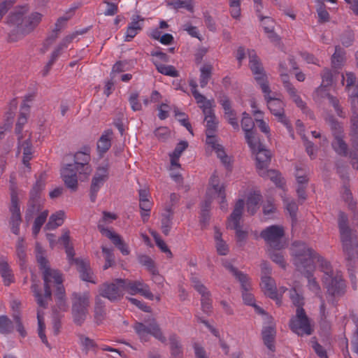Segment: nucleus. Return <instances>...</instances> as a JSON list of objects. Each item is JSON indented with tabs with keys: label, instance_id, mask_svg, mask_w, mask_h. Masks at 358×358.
I'll use <instances>...</instances> for the list:
<instances>
[{
	"label": "nucleus",
	"instance_id": "obj_37",
	"mask_svg": "<svg viewBox=\"0 0 358 358\" xmlns=\"http://www.w3.org/2000/svg\"><path fill=\"white\" fill-rule=\"evenodd\" d=\"M321 303L320 305V320L323 322H328V319L330 316L331 309L335 306L333 301L328 300L325 301L323 298H320Z\"/></svg>",
	"mask_w": 358,
	"mask_h": 358
},
{
	"label": "nucleus",
	"instance_id": "obj_46",
	"mask_svg": "<svg viewBox=\"0 0 358 358\" xmlns=\"http://www.w3.org/2000/svg\"><path fill=\"white\" fill-rule=\"evenodd\" d=\"M345 52L340 46L335 47V52L331 57V64L334 68H341L345 62Z\"/></svg>",
	"mask_w": 358,
	"mask_h": 358
},
{
	"label": "nucleus",
	"instance_id": "obj_16",
	"mask_svg": "<svg viewBox=\"0 0 358 358\" xmlns=\"http://www.w3.org/2000/svg\"><path fill=\"white\" fill-rule=\"evenodd\" d=\"M108 176L109 165L108 162H105L96 168L90 186V197L92 202L96 201L98 192L108 179Z\"/></svg>",
	"mask_w": 358,
	"mask_h": 358
},
{
	"label": "nucleus",
	"instance_id": "obj_9",
	"mask_svg": "<svg viewBox=\"0 0 358 358\" xmlns=\"http://www.w3.org/2000/svg\"><path fill=\"white\" fill-rule=\"evenodd\" d=\"M60 243L64 246L67 257L70 264H75L77 270L80 273L83 280L96 283L94 273L91 271L89 263L83 259L74 258V250L70 245L69 231H65L59 238Z\"/></svg>",
	"mask_w": 358,
	"mask_h": 358
},
{
	"label": "nucleus",
	"instance_id": "obj_6",
	"mask_svg": "<svg viewBox=\"0 0 358 358\" xmlns=\"http://www.w3.org/2000/svg\"><path fill=\"white\" fill-rule=\"evenodd\" d=\"M215 198L220 199V208L227 210L228 204L226 200L225 187L220 185L219 178L213 174L209 180V187L206 191V198L201 206L200 223L202 227H206L210 220V208L213 200Z\"/></svg>",
	"mask_w": 358,
	"mask_h": 358
},
{
	"label": "nucleus",
	"instance_id": "obj_45",
	"mask_svg": "<svg viewBox=\"0 0 358 358\" xmlns=\"http://www.w3.org/2000/svg\"><path fill=\"white\" fill-rule=\"evenodd\" d=\"M28 113L29 106L24 103L21 106L20 114L15 125V132L17 134H20L22 132L24 125L27 123Z\"/></svg>",
	"mask_w": 358,
	"mask_h": 358
},
{
	"label": "nucleus",
	"instance_id": "obj_11",
	"mask_svg": "<svg viewBox=\"0 0 358 358\" xmlns=\"http://www.w3.org/2000/svg\"><path fill=\"white\" fill-rule=\"evenodd\" d=\"M134 329L141 342L148 341L150 336H152L161 343H166V337L155 320L150 322L148 326L142 322H136Z\"/></svg>",
	"mask_w": 358,
	"mask_h": 358
},
{
	"label": "nucleus",
	"instance_id": "obj_56",
	"mask_svg": "<svg viewBox=\"0 0 358 358\" xmlns=\"http://www.w3.org/2000/svg\"><path fill=\"white\" fill-rule=\"evenodd\" d=\"M263 178H268L273 181L277 186H282L281 175L275 170L264 169V176H261Z\"/></svg>",
	"mask_w": 358,
	"mask_h": 358
},
{
	"label": "nucleus",
	"instance_id": "obj_10",
	"mask_svg": "<svg viewBox=\"0 0 358 358\" xmlns=\"http://www.w3.org/2000/svg\"><path fill=\"white\" fill-rule=\"evenodd\" d=\"M72 315L75 323L81 325L88 315V308L90 303L89 292L73 293L72 295Z\"/></svg>",
	"mask_w": 358,
	"mask_h": 358
},
{
	"label": "nucleus",
	"instance_id": "obj_51",
	"mask_svg": "<svg viewBox=\"0 0 358 358\" xmlns=\"http://www.w3.org/2000/svg\"><path fill=\"white\" fill-rule=\"evenodd\" d=\"M269 256L273 262L279 265L281 268H285L287 264L284 255L280 250L272 248L269 250Z\"/></svg>",
	"mask_w": 358,
	"mask_h": 358
},
{
	"label": "nucleus",
	"instance_id": "obj_50",
	"mask_svg": "<svg viewBox=\"0 0 358 358\" xmlns=\"http://www.w3.org/2000/svg\"><path fill=\"white\" fill-rule=\"evenodd\" d=\"M48 216V210H45L42 211L35 219L32 231L33 234L36 236L37 234L39 233L41 227L45 223L47 217Z\"/></svg>",
	"mask_w": 358,
	"mask_h": 358
},
{
	"label": "nucleus",
	"instance_id": "obj_17",
	"mask_svg": "<svg viewBox=\"0 0 358 358\" xmlns=\"http://www.w3.org/2000/svg\"><path fill=\"white\" fill-rule=\"evenodd\" d=\"M124 288V292H127L131 295L141 294L145 298L152 300L154 295L150 289L148 285L143 280H131L129 279H122L119 280Z\"/></svg>",
	"mask_w": 358,
	"mask_h": 358
},
{
	"label": "nucleus",
	"instance_id": "obj_43",
	"mask_svg": "<svg viewBox=\"0 0 358 358\" xmlns=\"http://www.w3.org/2000/svg\"><path fill=\"white\" fill-rule=\"evenodd\" d=\"M213 72V66L209 64L203 65L200 69L199 83L201 87H205L208 83Z\"/></svg>",
	"mask_w": 358,
	"mask_h": 358
},
{
	"label": "nucleus",
	"instance_id": "obj_14",
	"mask_svg": "<svg viewBox=\"0 0 358 358\" xmlns=\"http://www.w3.org/2000/svg\"><path fill=\"white\" fill-rule=\"evenodd\" d=\"M289 327L298 336L312 334L310 321L303 308H296V315L290 320Z\"/></svg>",
	"mask_w": 358,
	"mask_h": 358
},
{
	"label": "nucleus",
	"instance_id": "obj_7",
	"mask_svg": "<svg viewBox=\"0 0 358 358\" xmlns=\"http://www.w3.org/2000/svg\"><path fill=\"white\" fill-rule=\"evenodd\" d=\"M43 14L39 12H32L27 16L20 13H11L8 17V23L16 26V30L12 31L8 35L11 42L17 41L26 34L31 33L41 23Z\"/></svg>",
	"mask_w": 358,
	"mask_h": 358
},
{
	"label": "nucleus",
	"instance_id": "obj_19",
	"mask_svg": "<svg viewBox=\"0 0 358 358\" xmlns=\"http://www.w3.org/2000/svg\"><path fill=\"white\" fill-rule=\"evenodd\" d=\"M190 281L192 287L199 292L201 295V309L203 313L210 314L212 311L213 300L211 299V294L208 288L200 281L199 278L195 275H192Z\"/></svg>",
	"mask_w": 358,
	"mask_h": 358
},
{
	"label": "nucleus",
	"instance_id": "obj_18",
	"mask_svg": "<svg viewBox=\"0 0 358 358\" xmlns=\"http://www.w3.org/2000/svg\"><path fill=\"white\" fill-rule=\"evenodd\" d=\"M252 152L256 155L257 169L259 176H264V169H266L271 161V153L257 138L254 141L253 146L249 145Z\"/></svg>",
	"mask_w": 358,
	"mask_h": 358
},
{
	"label": "nucleus",
	"instance_id": "obj_23",
	"mask_svg": "<svg viewBox=\"0 0 358 358\" xmlns=\"http://www.w3.org/2000/svg\"><path fill=\"white\" fill-rule=\"evenodd\" d=\"M99 231L103 235L111 240L123 255H128L129 254L128 245L122 241L120 236L114 233L110 229L105 228L101 224H99Z\"/></svg>",
	"mask_w": 358,
	"mask_h": 358
},
{
	"label": "nucleus",
	"instance_id": "obj_30",
	"mask_svg": "<svg viewBox=\"0 0 358 358\" xmlns=\"http://www.w3.org/2000/svg\"><path fill=\"white\" fill-rule=\"evenodd\" d=\"M173 217V211L171 206H167L162 213L161 228L162 233L169 235L172 227V220Z\"/></svg>",
	"mask_w": 358,
	"mask_h": 358
},
{
	"label": "nucleus",
	"instance_id": "obj_61",
	"mask_svg": "<svg viewBox=\"0 0 358 358\" xmlns=\"http://www.w3.org/2000/svg\"><path fill=\"white\" fill-rule=\"evenodd\" d=\"M69 20V17L63 16L58 18L57 20L55 28L52 30V37L53 38H56L59 34V33L61 31V30L66 25L67 21Z\"/></svg>",
	"mask_w": 358,
	"mask_h": 358
},
{
	"label": "nucleus",
	"instance_id": "obj_21",
	"mask_svg": "<svg viewBox=\"0 0 358 358\" xmlns=\"http://www.w3.org/2000/svg\"><path fill=\"white\" fill-rule=\"evenodd\" d=\"M119 280L122 279L117 278L110 283L103 284L99 289L100 295L112 301L120 299L124 294V288Z\"/></svg>",
	"mask_w": 358,
	"mask_h": 358
},
{
	"label": "nucleus",
	"instance_id": "obj_35",
	"mask_svg": "<svg viewBox=\"0 0 358 358\" xmlns=\"http://www.w3.org/2000/svg\"><path fill=\"white\" fill-rule=\"evenodd\" d=\"M275 330L272 327H266L262 330V338L265 345L271 351L275 349L274 338Z\"/></svg>",
	"mask_w": 358,
	"mask_h": 358
},
{
	"label": "nucleus",
	"instance_id": "obj_54",
	"mask_svg": "<svg viewBox=\"0 0 358 358\" xmlns=\"http://www.w3.org/2000/svg\"><path fill=\"white\" fill-rule=\"evenodd\" d=\"M189 86L191 87L192 94L195 99L196 103L200 105L201 103H205L206 101H209L210 99H207L206 96L200 94L197 90V83L194 80H191L189 81Z\"/></svg>",
	"mask_w": 358,
	"mask_h": 358
},
{
	"label": "nucleus",
	"instance_id": "obj_38",
	"mask_svg": "<svg viewBox=\"0 0 358 358\" xmlns=\"http://www.w3.org/2000/svg\"><path fill=\"white\" fill-rule=\"evenodd\" d=\"M43 200L41 198H32L30 196L26 214L27 218H31L32 215L41 210L43 206Z\"/></svg>",
	"mask_w": 358,
	"mask_h": 358
},
{
	"label": "nucleus",
	"instance_id": "obj_15",
	"mask_svg": "<svg viewBox=\"0 0 358 358\" xmlns=\"http://www.w3.org/2000/svg\"><path fill=\"white\" fill-rule=\"evenodd\" d=\"M285 235L284 228L278 225H271L261 231L260 236L273 249L283 248L281 239Z\"/></svg>",
	"mask_w": 358,
	"mask_h": 358
},
{
	"label": "nucleus",
	"instance_id": "obj_26",
	"mask_svg": "<svg viewBox=\"0 0 358 358\" xmlns=\"http://www.w3.org/2000/svg\"><path fill=\"white\" fill-rule=\"evenodd\" d=\"M10 202V211L11 217L10 223L21 224L22 218L19 199L17 190L14 187L11 188Z\"/></svg>",
	"mask_w": 358,
	"mask_h": 358
},
{
	"label": "nucleus",
	"instance_id": "obj_42",
	"mask_svg": "<svg viewBox=\"0 0 358 358\" xmlns=\"http://www.w3.org/2000/svg\"><path fill=\"white\" fill-rule=\"evenodd\" d=\"M37 320H38V334L42 342L49 348V344L47 337L45 334V325L44 322L43 312L41 310H37Z\"/></svg>",
	"mask_w": 358,
	"mask_h": 358
},
{
	"label": "nucleus",
	"instance_id": "obj_32",
	"mask_svg": "<svg viewBox=\"0 0 358 358\" xmlns=\"http://www.w3.org/2000/svg\"><path fill=\"white\" fill-rule=\"evenodd\" d=\"M112 131L107 130L101 136L97 142V151L101 157L111 146Z\"/></svg>",
	"mask_w": 358,
	"mask_h": 358
},
{
	"label": "nucleus",
	"instance_id": "obj_20",
	"mask_svg": "<svg viewBox=\"0 0 358 358\" xmlns=\"http://www.w3.org/2000/svg\"><path fill=\"white\" fill-rule=\"evenodd\" d=\"M262 270L265 275L262 276L261 287L264 294L272 299L276 300L277 303H280V298L278 296V291L276 289L275 280L267 273H271V268L266 263L262 264Z\"/></svg>",
	"mask_w": 358,
	"mask_h": 358
},
{
	"label": "nucleus",
	"instance_id": "obj_4",
	"mask_svg": "<svg viewBox=\"0 0 358 358\" xmlns=\"http://www.w3.org/2000/svg\"><path fill=\"white\" fill-rule=\"evenodd\" d=\"M199 106L202 109L204 115V121L206 122V144L216 152L217 157L220 159L221 162L228 166L230 164V158L226 155L223 146L217 143V138L214 135L218 124V120L215 117L213 110L215 106L214 101L211 99Z\"/></svg>",
	"mask_w": 358,
	"mask_h": 358
},
{
	"label": "nucleus",
	"instance_id": "obj_36",
	"mask_svg": "<svg viewBox=\"0 0 358 358\" xmlns=\"http://www.w3.org/2000/svg\"><path fill=\"white\" fill-rule=\"evenodd\" d=\"M153 64L156 66V69L158 71V72L163 75L173 77V78L179 76V72L172 65H166V64H161L157 59H153Z\"/></svg>",
	"mask_w": 358,
	"mask_h": 358
},
{
	"label": "nucleus",
	"instance_id": "obj_55",
	"mask_svg": "<svg viewBox=\"0 0 358 358\" xmlns=\"http://www.w3.org/2000/svg\"><path fill=\"white\" fill-rule=\"evenodd\" d=\"M289 297L293 304L297 307V308H303L304 298L303 296L297 292L296 289L292 288L289 291Z\"/></svg>",
	"mask_w": 358,
	"mask_h": 358
},
{
	"label": "nucleus",
	"instance_id": "obj_5",
	"mask_svg": "<svg viewBox=\"0 0 358 358\" xmlns=\"http://www.w3.org/2000/svg\"><path fill=\"white\" fill-rule=\"evenodd\" d=\"M90 153L88 148L84 152L80 151L74 156V164H67L61 169V176L66 186L73 191L78 187V173L85 176L91 173Z\"/></svg>",
	"mask_w": 358,
	"mask_h": 358
},
{
	"label": "nucleus",
	"instance_id": "obj_58",
	"mask_svg": "<svg viewBox=\"0 0 358 358\" xmlns=\"http://www.w3.org/2000/svg\"><path fill=\"white\" fill-rule=\"evenodd\" d=\"M342 198L346 203H348L349 209L355 212L356 208V202L353 200L352 193L350 189L344 186L343 192H342Z\"/></svg>",
	"mask_w": 358,
	"mask_h": 358
},
{
	"label": "nucleus",
	"instance_id": "obj_22",
	"mask_svg": "<svg viewBox=\"0 0 358 358\" xmlns=\"http://www.w3.org/2000/svg\"><path fill=\"white\" fill-rule=\"evenodd\" d=\"M329 87L324 84H321L318 87L313 94V98L316 101H320L322 99L327 98L329 103L333 106L336 114L341 117H345V113L343 111L342 108L339 105V101L329 94Z\"/></svg>",
	"mask_w": 358,
	"mask_h": 358
},
{
	"label": "nucleus",
	"instance_id": "obj_44",
	"mask_svg": "<svg viewBox=\"0 0 358 358\" xmlns=\"http://www.w3.org/2000/svg\"><path fill=\"white\" fill-rule=\"evenodd\" d=\"M243 289V299L245 304L253 306L255 303V299L250 292V283L249 282L248 277H246L243 282H240Z\"/></svg>",
	"mask_w": 358,
	"mask_h": 358
},
{
	"label": "nucleus",
	"instance_id": "obj_25",
	"mask_svg": "<svg viewBox=\"0 0 358 358\" xmlns=\"http://www.w3.org/2000/svg\"><path fill=\"white\" fill-rule=\"evenodd\" d=\"M18 150L17 152L20 153L22 152L23 157L22 162L26 167L29 169H31L29 162L32 159L33 155V148L32 144L31 141L30 136L29 138L24 141H22L21 136L18 137Z\"/></svg>",
	"mask_w": 358,
	"mask_h": 358
},
{
	"label": "nucleus",
	"instance_id": "obj_33",
	"mask_svg": "<svg viewBox=\"0 0 358 358\" xmlns=\"http://www.w3.org/2000/svg\"><path fill=\"white\" fill-rule=\"evenodd\" d=\"M171 352L172 358H182V350L178 336L176 334H171L169 336Z\"/></svg>",
	"mask_w": 358,
	"mask_h": 358
},
{
	"label": "nucleus",
	"instance_id": "obj_24",
	"mask_svg": "<svg viewBox=\"0 0 358 358\" xmlns=\"http://www.w3.org/2000/svg\"><path fill=\"white\" fill-rule=\"evenodd\" d=\"M241 127L245 132V136L248 145L253 146L254 141L257 139L253 130L255 123L252 117L245 112L243 113Z\"/></svg>",
	"mask_w": 358,
	"mask_h": 358
},
{
	"label": "nucleus",
	"instance_id": "obj_48",
	"mask_svg": "<svg viewBox=\"0 0 358 358\" xmlns=\"http://www.w3.org/2000/svg\"><path fill=\"white\" fill-rule=\"evenodd\" d=\"M45 185V178L43 174H41L36 179V183L30 192V196L32 198H41V193Z\"/></svg>",
	"mask_w": 358,
	"mask_h": 358
},
{
	"label": "nucleus",
	"instance_id": "obj_63",
	"mask_svg": "<svg viewBox=\"0 0 358 358\" xmlns=\"http://www.w3.org/2000/svg\"><path fill=\"white\" fill-rule=\"evenodd\" d=\"M353 322L356 329L351 341L352 350L358 355V317H353Z\"/></svg>",
	"mask_w": 358,
	"mask_h": 358
},
{
	"label": "nucleus",
	"instance_id": "obj_49",
	"mask_svg": "<svg viewBox=\"0 0 358 358\" xmlns=\"http://www.w3.org/2000/svg\"><path fill=\"white\" fill-rule=\"evenodd\" d=\"M153 206V202L151 200H146L139 201V207L141 209V216L143 222L145 223L148 222L150 215V210Z\"/></svg>",
	"mask_w": 358,
	"mask_h": 358
},
{
	"label": "nucleus",
	"instance_id": "obj_27",
	"mask_svg": "<svg viewBox=\"0 0 358 358\" xmlns=\"http://www.w3.org/2000/svg\"><path fill=\"white\" fill-rule=\"evenodd\" d=\"M259 19L262 22L264 32L271 42H278L279 41L278 36L274 31L275 22L270 17H264L259 15Z\"/></svg>",
	"mask_w": 358,
	"mask_h": 358
},
{
	"label": "nucleus",
	"instance_id": "obj_47",
	"mask_svg": "<svg viewBox=\"0 0 358 358\" xmlns=\"http://www.w3.org/2000/svg\"><path fill=\"white\" fill-rule=\"evenodd\" d=\"M106 314L104 301L101 299L100 296L95 298L94 306V319L97 323L101 322Z\"/></svg>",
	"mask_w": 358,
	"mask_h": 358
},
{
	"label": "nucleus",
	"instance_id": "obj_12",
	"mask_svg": "<svg viewBox=\"0 0 358 358\" xmlns=\"http://www.w3.org/2000/svg\"><path fill=\"white\" fill-rule=\"evenodd\" d=\"M244 204L243 199H238L236 202L234 210L227 220V228L235 230L236 236L238 242L244 241L248 236V232L242 230L240 224Z\"/></svg>",
	"mask_w": 358,
	"mask_h": 358
},
{
	"label": "nucleus",
	"instance_id": "obj_64",
	"mask_svg": "<svg viewBox=\"0 0 358 358\" xmlns=\"http://www.w3.org/2000/svg\"><path fill=\"white\" fill-rule=\"evenodd\" d=\"M230 14L234 19H238L241 16V1L229 2Z\"/></svg>",
	"mask_w": 358,
	"mask_h": 358
},
{
	"label": "nucleus",
	"instance_id": "obj_52",
	"mask_svg": "<svg viewBox=\"0 0 358 358\" xmlns=\"http://www.w3.org/2000/svg\"><path fill=\"white\" fill-rule=\"evenodd\" d=\"M175 9L185 8L189 12L194 11L193 0H175L170 3Z\"/></svg>",
	"mask_w": 358,
	"mask_h": 358
},
{
	"label": "nucleus",
	"instance_id": "obj_40",
	"mask_svg": "<svg viewBox=\"0 0 358 358\" xmlns=\"http://www.w3.org/2000/svg\"><path fill=\"white\" fill-rule=\"evenodd\" d=\"M15 325L7 315H0V334L9 335L13 333Z\"/></svg>",
	"mask_w": 358,
	"mask_h": 358
},
{
	"label": "nucleus",
	"instance_id": "obj_41",
	"mask_svg": "<svg viewBox=\"0 0 358 358\" xmlns=\"http://www.w3.org/2000/svg\"><path fill=\"white\" fill-rule=\"evenodd\" d=\"M250 106L251 108L253 109L254 114L257 116L255 120L257 122V127L259 128L262 132L264 133L266 135H268L270 134L269 126L262 119L259 118L262 117V113L260 110H255L257 107L255 101H251Z\"/></svg>",
	"mask_w": 358,
	"mask_h": 358
},
{
	"label": "nucleus",
	"instance_id": "obj_29",
	"mask_svg": "<svg viewBox=\"0 0 358 358\" xmlns=\"http://www.w3.org/2000/svg\"><path fill=\"white\" fill-rule=\"evenodd\" d=\"M188 147V143L186 141H180L173 152L169 155L171 161L170 170L173 171L175 169H180V164H179V159L184 150Z\"/></svg>",
	"mask_w": 358,
	"mask_h": 358
},
{
	"label": "nucleus",
	"instance_id": "obj_28",
	"mask_svg": "<svg viewBox=\"0 0 358 358\" xmlns=\"http://www.w3.org/2000/svg\"><path fill=\"white\" fill-rule=\"evenodd\" d=\"M220 103L224 110V115L228 120L229 123L234 129L238 130L239 129L238 122L236 117V114L231 108V103L229 99L227 96H223L220 99Z\"/></svg>",
	"mask_w": 358,
	"mask_h": 358
},
{
	"label": "nucleus",
	"instance_id": "obj_13",
	"mask_svg": "<svg viewBox=\"0 0 358 358\" xmlns=\"http://www.w3.org/2000/svg\"><path fill=\"white\" fill-rule=\"evenodd\" d=\"M334 140L331 143L333 150L341 156H348V145L344 141L343 128L333 117L329 120Z\"/></svg>",
	"mask_w": 358,
	"mask_h": 358
},
{
	"label": "nucleus",
	"instance_id": "obj_53",
	"mask_svg": "<svg viewBox=\"0 0 358 358\" xmlns=\"http://www.w3.org/2000/svg\"><path fill=\"white\" fill-rule=\"evenodd\" d=\"M138 262L146 267L150 273L156 271V266L152 258L146 255H141L138 257Z\"/></svg>",
	"mask_w": 358,
	"mask_h": 358
},
{
	"label": "nucleus",
	"instance_id": "obj_60",
	"mask_svg": "<svg viewBox=\"0 0 358 358\" xmlns=\"http://www.w3.org/2000/svg\"><path fill=\"white\" fill-rule=\"evenodd\" d=\"M17 255L21 262V265H23L26 262V247L24 245V240L19 238L16 245Z\"/></svg>",
	"mask_w": 358,
	"mask_h": 358
},
{
	"label": "nucleus",
	"instance_id": "obj_39",
	"mask_svg": "<svg viewBox=\"0 0 358 358\" xmlns=\"http://www.w3.org/2000/svg\"><path fill=\"white\" fill-rule=\"evenodd\" d=\"M0 273L3 278L4 285L9 286L14 282V275L7 262H0Z\"/></svg>",
	"mask_w": 358,
	"mask_h": 358
},
{
	"label": "nucleus",
	"instance_id": "obj_1",
	"mask_svg": "<svg viewBox=\"0 0 358 358\" xmlns=\"http://www.w3.org/2000/svg\"><path fill=\"white\" fill-rule=\"evenodd\" d=\"M291 255L296 270L303 273L308 279V287L319 298H322L321 287L313 276L315 269V261L321 272L324 286L329 295L341 296L345 292L346 284L341 271L332 268L331 263L319 255L315 250L304 242L294 241L291 248Z\"/></svg>",
	"mask_w": 358,
	"mask_h": 358
},
{
	"label": "nucleus",
	"instance_id": "obj_59",
	"mask_svg": "<svg viewBox=\"0 0 358 358\" xmlns=\"http://www.w3.org/2000/svg\"><path fill=\"white\" fill-rule=\"evenodd\" d=\"M223 265L227 269H228L235 276V278L240 282H243L245 279H246V277H248L247 275L238 271L235 267H234L231 265V264L230 262H229L227 261L224 262Z\"/></svg>",
	"mask_w": 358,
	"mask_h": 358
},
{
	"label": "nucleus",
	"instance_id": "obj_34",
	"mask_svg": "<svg viewBox=\"0 0 358 358\" xmlns=\"http://www.w3.org/2000/svg\"><path fill=\"white\" fill-rule=\"evenodd\" d=\"M65 218V213L63 210H59L50 215L46 228L49 230L55 229L62 225Z\"/></svg>",
	"mask_w": 358,
	"mask_h": 358
},
{
	"label": "nucleus",
	"instance_id": "obj_31",
	"mask_svg": "<svg viewBox=\"0 0 358 358\" xmlns=\"http://www.w3.org/2000/svg\"><path fill=\"white\" fill-rule=\"evenodd\" d=\"M261 199L262 195L259 191H253L249 194L246 201L247 211L249 214L252 215L257 212Z\"/></svg>",
	"mask_w": 358,
	"mask_h": 358
},
{
	"label": "nucleus",
	"instance_id": "obj_3",
	"mask_svg": "<svg viewBox=\"0 0 358 358\" xmlns=\"http://www.w3.org/2000/svg\"><path fill=\"white\" fill-rule=\"evenodd\" d=\"M249 65L252 71L255 79L260 85L262 92L264 94L268 108L275 115L279 122H282L287 129L290 136L293 138V129L284 113L285 104L279 99L270 96L271 90L268 84L267 78L264 73L263 68L255 50H248Z\"/></svg>",
	"mask_w": 358,
	"mask_h": 358
},
{
	"label": "nucleus",
	"instance_id": "obj_8",
	"mask_svg": "<svg viewBox=\"0 0 358 358\" xmlns=\"http://www.w3.org/2000/svg\"><path fill=\"white\" fill-rule=\"evenodd\" d=\"M343 250L348 260L358 259V234L348 226V217L340 212L338 220Z\"/></svg>",
	"mask_w": 358,
	"mask_h": 358
},
{
	"label": "nucleus",
	"instance_id": "obj_62",
	"mask_svg": "<svg viewBox=\"0 0 358 358\" xmlns=\"http://www.w3.org/2000/svg\"><path fill=\"white\" fill-rule=\"evenodd\" d=\"M284 204L287 210L289 213L292 218L294 220L296 218V213L298 210V206L293 199L288 198L283 199Z\"/></svg>",
	"mask_w": 358,
	"mask_h": 358
},
{
	"label": "nucleus",
	"instance_id": "obj_2",
	"mask_svg": "<svg viewBox=\"0 0 358 358\" xmlns=\"http://www.w3.org/2000/svg\"><path fill=\"white\" fill-rule=\"evenodd\" d=\"M37 261L39 264L41 268L43 270V280H44V289L45 293L42 295L39 292L38 286L36 283L31 285V291L36 299L38 305L45 308L48 304V301L51 299V289L50 285L55 283L57 285V290L55 292L56 303L59 310L65 311L67 309L66 303L65 289L62 285V274L56 270L51 269L48 266L47 259L43 256L37 255Z\"/></svg>",
	"mask_w": 358,
	"mask_h": 358
},
{
	"label": "nucleus",
	"instance_id": "obj_57",
	"mask_svg": "<svg viewBox=\"0 0 358 358\" xmlns=\"http://www.w3.org/2000/svg\"><path fill=\"white\" fill-rule=\"evenodd\" d=\"M80 343L84 348V350L86 351V352L90 350L96 351V350L98 348V346L94 340L90 339V338L83 335L80 336Z\"/></svg>",
	"mask_w": 358,
	"mask_h": 358
}]
</instances>
